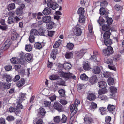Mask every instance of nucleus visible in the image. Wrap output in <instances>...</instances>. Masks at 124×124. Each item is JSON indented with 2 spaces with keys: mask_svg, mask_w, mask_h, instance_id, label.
<instances>
[{
  "mask_svg": "<svg viewBox=\"0 0 124 124\" xmlns=\"http://www.w3.org/2000/svg\"><path fill=\"white\" fill-rule=\"evenodd\" d=\"M32 49V47L30 45H26L25 46V49L27 51H30Z\"/></svg>",
  "mask_w": 124,
  "mask_h": 124,
  "instance_id": "obj_56",
  "label": "nucleus"
},
{
  "mask_svg": "<svg viewBox=\"0 0 124 124\" xmlns=\"http://www.w3.org/2000/svg\"><path fill=\"white\" fill-rule=\"evenodd\" d=\"M67 120V117L64 114H62V117L61 119V120L62 123H65L66 122Z\"/></svg>",
  "mask_w": 124,
  "mask_h": 124,
  "instance_id": "obj_64",
  "label": "nucleus"
},
{
  "mask_svg": "<svg viewBox=\"0 0 124 124\" xmlns=\"http://www.w3.org/2000/svg\"><path fill=\"white\" fill-rule=\"evenodd\" d=\"M108 82L109 85H112L114 83L113 78H109L108 79Z\"/></svg>",
  "mask_w": 124,
  "mask_h": 124,
  "instance_id": "obj_55",
  "label": "nucleus"
},
{
  "mask_svg": "<svg viewBox=\"0 0 124 124\" xmlns=\"http://www.w3.org/2000/svg\"><path fill=\"white\" fill-rule=\"evenodd\" d=\"M25 7V5L24 4H21L20 5L16 10V13L18 15V17L20 19L23 18V9Z\"/></svg>",
  "mask_w": 124,
  "mask_h": 124,
  "instance_id": "obj_2",
  "label": "nucleus"
},
{
  "mask_svg": "<svg viewBox=\"0 0 124 124\" xmlns=\"http://www.w3.org/2000/svg\"><path fill=\"white\" fill-rule=\"evenodd\" d=\"M25 54L23 53H20L19 55L21 58L19 59L20 62L21 63H23L24 61V59L23 58L25 56Z\"/></svg>",
  "mask_w": 124,
  "mask_h": 124,
  "instance_id": "obj_40",
  "label": "nucleus"
},
{
  "mask_svg": "<svg viewBox=\"0 0 124 124\" xmlns=\"http://www.w3.org/2000/svg\"><path fill=\"white\" fill-rule=\"evenodd\" d=\"M60 73L61 76L64 78L65 79H66V80L71 78L72 75V73L69 72L65 73L62 71Z\"/></svg>",
  "mask_w": 124,
  "mask_h": 124,
  "instance_id": "obj_10",
  "label": "nucleus"
},
{
  "mask_svg": "<svg viewBox=\"0 0 124 124\" xmlns=\"http://www.w3.org/2000/svg\"><path fill=\"white\" fill-rule=\"evenodd\" d=\"M103 74L104 76L107 78L109 77L110 76V73L108 72H104Z\"/></svg>",
  "mask_w": 124,
  "mask_h": 124,
  "instance_id": "obj_59",
  "label": "nucleus"
},
{
  "mask_svg": "<svg viewBox=\"0 0 124 124\" xmlns=\"http://www.w3.org/2000/svg\"><path fill=\"white\" fill-rule=\"evenodd\" d=\"M110 26L108 24L104 25L102 26V29L104 31H109L110 29Z\"/></svg>",
  "mask_w": 124,
  "mask_h": 124,
  "instance_id": "obj_20",
  "label": "nucleus"
},
{
  "mask_svg": "<svg viewBox=\"0 0 124 124\" xmlns=\"http://www.w3.org/2000/svg\"><path fill=\"white\" fill-rule=\"evenodd\" d=\"M53 107L55 109L60 112L62 111L63 110V106L57 102H55Z\"/></svg>",
  "mask_w": 124,
  "mask_h": 124,
  "instance_id": "obj_7",
  "label": "nucleus"
},
{
  "mask_svg": "<svg viewBox=\"0 0 124 124\" xmlns=\"http://www.w3.org/2000/svg\"><path fill=\"white\" fill-rule=\"evenodd\" d=\"M34 46L36 49H40L42 48L41 44L39 42L35 43L34 44Z\"/></svg>",
  "mask_w": 124,
  "mask_h": 124,
  "instance_id": "obj_45",
  "label": "nucleus"
},
{
  "mask_svg": "<svg viewBox=\"0 0 124 124\" xmlns=\"http://www.w3.org/2000/svg\"><path fill=\"white\" fill-rule=\"evenodd\" d=\"M79 27V25L78 24L74 28V34L77 36H80L82 33L81 30Z\"/></svg>",
  "mask_w": 124,
  "mask_h": 124,
  "instance_id": "obj_5",
  "label": "nucleus"
},
{
  "mask_svg": "<svg viewBox=\"0 0 124 124\" xmlns=\"http://www.w3.org/2000/svg\"><path fill=\"white\" fill-rule=\"evenodd\" d=\"M77 88L78 91L81 92L85 88V87L84 85L80 84L77 85Z\"/></svg>",
  "mask_w": 124,
  "mask_h": 124,
  "instance_id": "obj_26",
  "label": "nucleus"
},
{
  "mask_svg": "<svg viewBox=\"0 0 124 124\" xmlns=\"http://www.w3.org/2000/svg\"><path fill=\"white\" fill-rule=\"evenodd\" d=\"M96 98V96L93 93H89L87 97V99L90 101L94 100Z\"/></svg>",
  "mask_w": 124,
  "mask_h": 124,
  "instance_id": "obj_24",
  "label": "nucleus"
},
{
  "mask_svg": "<svg viewBox=\"0 0 124 124\" xmlns=\"http://www.w3.org/2000/svg\"><path fill=\"white\" fill-rule=\"evenodd\" d=\"M58 53V50L56 49H54L52 52L51 56L54 60H55L56 58V55Z\"/></svg>",
  "mask_w": 124,
  "mask_h": 124,
  "instance_id": "obj_16",
  "label": "nucleus"
},
{
  "mask_svg": "<svg viewBox=\"0 0 124 124\" xmlns=\"http://www.w3.org/2000/svg\"><path fill=\"white\" fill-rule=\"evenodd\" d=\"M106 109V108L104 107H101L99 108L101 114L102 115H104L105 114Z\"/></svg>",
  "mask_w": 124,
  "mask_h": 124,
  "instance_id": "obj_49",
  "label": "nucleus"
},
{
  "mask_svg": "<svg viewBox=\"0 0 124 124\" xmlns=\"http://www.w3.org/2000/svg\"><path fill=\"white\" fill-rule=\"evenodd\" d=\"M51 12V9L49 8H46L43 11V14L45 15H47L50 14Z\"/></svg>",
  "mask_w": 124,
  "mask_h": 124,
  "instance_id": "obj_19",
  "label": "nucleus"
},
{
  "mask_svg": "<svg viewBox=\"0 0 124 124\" xmlns=\"http://www.w3.org/2000/svg\"><path fill=\"white\" fill-rule=\"evenodd\" d=\"M85 20V17L83 15H80L78 20L79 22L80 23H84Z\"/></svg>",
  "mask_w": 124,
  "mask_h": 124,
  "instance_id": "obj_37",
  "label": "nucleus"
},
{
  "mask_svg": "<svg viewBox=\"0 0 124 124\" xmlns=\"http://www.w3.org/2000/svg\"><path fill=\"white\" fill-rule=\"evenodd\" d=\"M114 8L116 10L118 11L122 9V7L119 5H116L114 7Z\"/></svg>",
  "mask_w": 124,
  "mask_h": 124,
  "instance_id": "obj_57",
  "label": "nucleus"
},
{
  "mask_svg": "<svg viewBox=\"0 0 124 124\" xmlns=\"http://www.w3.org/2000/svg\"><path fill=\"white\" fill-rule=\"evenodd\" d=\"M98 84L99 87L101 88H104L107 86L106 83L103 81H101L98 82Z\"/></svg>",
  "mask_w": 124,
  "mask_h": 124,
  "instance_id": "obj_27",
  "label": "nucleus"
},
{
  "mask_svg": "<svg viewBox=\"0 0 124 124\" xmlns=\"http://www.w3.org/2000/svg\"><path fill=\"white\" fill-rule=\"evenodd\" d=\"M97 78L96 76L94 75L92 76L90 78L89 81L91 84H94L97 82Z\"/></svg>",
  "mask_w": 124,
  "mask_h": 124,
  "instance_id": "obj_15",
  "label": "nucleus"
},
{
  "mask_svg": "<svg viewBox=\"0 0 124 124\" xmlns=\"http://www.w3.org/2000/svg\"><path fill=\"white\" fill-rule=\"evenodd\" d=\"M64 68L67 70H69L71 69L72 66L71 64L68 63H64L63 65Z\"/></svg>",
  "mask_w": 124,
  "mask_h": 124,
  "instance_id": "obj_30",
  "label": "nucleus"
},
{
  "mask_svg": "<svg viewBox=\"0 0 124 124\" xmlns=\"http://www.w3.org/2000/svg\"><path fill=\"white\" fill-rule=\"evenodd\" d=\"M106 22L109 25L112 23V20L111 18H109L108 17H106Z\"/></svg>",
  "mask_w": 124,
  "mask_h": 124,
  "instance_id": "obj_58",
  "label": "nucleus"
},
{
  "mask_svg": "<svg viewBox=\"0 0 124 124\" xmlns=\"http://www.w3.org/2000/svg\"><path fill=\"white\" fill-rule=\"evenodd\" d=\"M58 93L59 94L60 96L62 98L63 97L64 99L65 98V92L63 89H60L58 91Z\"/></svg>",
  "mask_w": 124,
  "mask_h": 124,
  "instance_id": "obj_25",
  "label": "nucleus"
},
{
  "mask_svg": "<svg viewBox=\"0 0 124 124\" xmlns=\"http://www.w3.org/2000/svg\"><path fill=\"white\" fill-rule=\"evenodd\" d=\"M92 71L94 73L98 74L100 73L101 70L99 67L95 66L93 68Z\"/></svg>",
  "mask_w": 124,
  "mask_h": 124,
  "instance_id": "obj_17",
  "label": "nucleus"
},
{
  "mask_svg": "<svg viewBox=\"0 0 124 124\" xmlns=\"http://www.w3.org/2000/svg\"><path fill=\"white\" fill-rule=\"evenodd\" d=\"M56 84L60 86H65V81L62 79L59 78L57 79Z\"/></svg>",
  "mask_w": 124,
  "mask_h": 124,
  "instance_id": "obj_14",
  "label": "nucleus"
},
{
  "mask_svg": "<svg viewBox=\"0 0 124 124\" xmlns=\"http://www.w3.org/2000/svg\"><path fill=\"white\" fill-rule=\"evenodd\" d=\"M74 46V45L72 43H68L67 45V47L69 50L72 49Z\"/></svg>",
  "mask_w": 124,
  "mask_h": 124,
  "instance_id": "obj_47",
  "label": "nucleus"
},
{
  "mask_svg": "<svg viewBox=\"0 0 124 124\" xmlns=\"http://www.w3.org/2000/svg\"><path fill=\"white\" fill-rule=\"evenodd\" d=\"M61 40L60 39H59L58 41H56L53 46V48H58L61 44Z\"/></svg>",
  "mask_w": 124,
  "mask_h": 124,
  "instance_id": "obj_43",
  "label": "nucleus"
},
{
  "mask_svg": "<svg viewBox=\"0 0 124 124\" xmlns=\"http://www.w3.org/2000/svg\"><path fill=\"white\" fill-rule=\"evenodd\" d=\"M11 44V42L10 41V40H7L2 46L1 48V50L4 51L6 50L8 48Z\"/></svg>",
  "mask_w": 124,
  "mask_h": 124,
  "instance_id": "obj_8",
  "label": "nucleus"
},
{
  "mask_svg": "<svg viewBox=\"0 0 124 124\" xmlns=\"http://www.w3.org/2000/svg\"><path fill=\"white\" fill-rule=\"evenodd\" d=\"M55 24L53 22H51L47 24L46 28L49 29H51L54 27Z\"/></svg>",
  "mask_w": 124,
  "mask_h": 124,
  "instance_id": "obj_39",
  "label": "nucleus"
},
{
  "mask_svg": "<svg viewBox=\"0 0 124 124\" xmlns=\"http://www.w3.org/2000/svg\"><path fill=\"white\" fill-rule=\"evenodd\" d=\"M20 20V19L17 16L15 17L11 16L8 18V22L9 24L14 23H17Z\"/></svg>",
  "mask_w": 124,
  "mask_h": 124,
  "instance_id": "obj_4",
  "label": "nucleus"
},
{
  "mask_svg": "<svg viewBox=\"0 0 124 124\" xmlns=\"http://www.w3.org/2000/svg\"><path fill=\"white\" fill-rule=\"evenodd\" d=\"M2 78L4 80H5L8 82H10L12 80V77L10 75L6 74L3 75Z\"/></svg>",
  "mask_w": 124,
  "mask_h": 124,
  "instance_id": "obj_11",
  "label": "nucleus"
},
{
  "mask_svg": "<svg viewBox=\"0 0 124 124\" xmlns=\"http://www.w3.org/2000/svg\"><path fill=\"white\" fill-rule=\"evenodd\" d=\"M25 83V80L23 78H21L16 84L17 86L20 87L23 86Z\"/></svg>",
  "mask_w": 124,
  "mask_h": 124,
  "instance_id": "obj_21",
  "label": "nucleus"
},
{
  "mask_svg": "<svg viewBox=\"0 0 124 124\" xmlns=\"http://www.w3.org/2000/svg\"><path fill=\"white\" fill-rule=\"evenodd\" d=\"M10 86V84L6 83H0V88L2 89H9Z\"/></svg>",
  "mask_w": 124,
  "mask_h": 124,
  "instance_id": "obj_9",
  "label": "nucleus"
},
{
  "mask_svg": "<svg viewBox=\"0 0 124 124\" xmlns=\"http://www.w3.org/2000/svg\"><path fill=\"white\" fill-rule=\"evenodd\" d=\"M46 3L48 7L53 10L55 9L59 6L54 0H47Z\"/></svg>",
  "mask_w": 124,
  "mask_h": 124,
  "instance_id": "obj_3",
  "label": "nucleus"
},
{
  "mask_svg": "<svg viewBox=\"0 0 124 124\" xmlns=\"http://www.w3.org/2000/svg\"><path fill=\"white\" fill-rule=\"evenodd\" d=\"M84 11L83 8L80 7L78 9V13L80 15H83L84 14Z\"/></svg>",
  "mask_w": 124,
  "mask_h": 124,
  "instance_id": "obj_53",
  "label": "nucleus"
},
{
  "mask_svg": "<svg viewBox=\"0 0 124 124\" xmlns=\"http://www.w3.org/2000/svg\"><path fill=\"white\" fill-rule=\"evenodd\" d=\"M58 77L56 75H52L50 76L49 78L51 80H55L58 78Z\"/></svg>",
  "mask_w": 124,
  "mask_h": 124,
  "instance_id": "obj_62",
  "label": "nucleus"
},
{
  "mask_svg": "<svg viewBox=\"0 0 124 124\" xmlns=\"http://www.w3.org/2000/svg\"><path fill=\"white\" fill-rule=\"evenodd\" d=\"M104 43L108 47L107 48L103 50V53L105 55L108 56L113 52V48L111 46H109L112 43L111 40L109 38L105 39Z\"/></svg>",
  "mask_w": 124,
  "mask_h": 124,
  "instance_id": "obj_1",
  "label": "nucleus"
},
{
  "mask_svg": "<svg viewBox=\"0 0 124 124\" xmlns=\"http://www.w3.org/2000/svg\"><path fill=\"white\" fill-rule=\"evenodd\" d=\"M20 96L17 102L18 103H21L25 100V98H26V94L21 93H20Z\"/></svg>",
  "mask_w": 124,
  "mask_h": 124,
  "instance_id": "obj_12",
  "label": "nucleus"
},
{
  "mask_svg": "<svg viewBox=\"0 0 124 124\" xmlns=\"http://www.w3.org/2000/svg\"><path fill=\"white\" fill-rule=\"evenodd\" d=\"M90 114H86L84 118V121L86 124H91L93 122V120L90 116Z\"/></svg>",
  "mask_w": 124,
  "mask_h": 124,
  "instance_id": "obj_6",
  "label": "nucleus"
},
{
  "mask_svg": "<svg viewBox=\"0 0 124 124\" xmlns=\"http://www.w3.org/2000/svg\"><path fill=\"white\" fill-rule=\"evenodd\" d=\"M73 54L71 52H67L65 54V58L67 59H70L73 56Z\"/></svg>",
  "mask_w": 124,
  "mask_h": 124,
  "instance_id": "obj_41",
  "label": "nucleus"
},
{
  "mask_svg": "<svg viewBox=\"0 0 124 124\" xmlns=\"http://www.w3.org/2000/svg\"><path fill=\"white\" fill-rule=\"evenodd\" d=\"M15 8L16 6L15 4L14 3H11L8 6L7 9L8 10H10L14 9Z\"/></svg>",
  "mask_w": 124,
  "mask_h": 124,
  "instance_id": "obj_36",
  "label": "nucleus"
},
{
  "mask_svg": "<svg viewBox=\"0 0 124 124\" xmlns=\"http://www.w3.org/2000/svg\"><path fill=\"white\" fill-rule=\"evenodd\" d=\"M85 54V52L82 50H81L80 51L77 52L76 53V55L79 58H81Z\"/></svg>",
  "mask_w": 124,
  "mask_h": 124,
  "instance_id": "obj_23",
  "label": "nucleus"
},
{
  "mask_svg": "<svg viewBox=\"0 0 124 124\" xmlns=\"http://www.w3.org/2000/svg\"><path fill=\"white\" fill-rule=\"evenodd\" d=\"M100 89L98 92V94L99 95H102L106 93L107 92V90L105 88H102Z\"/></svg>",
  "mask_w": 124,
  "mask_h": 124,
  "instance_id": "obj_35",
  "label": "nucleus"
},
{
  "mask_svg": "<svg viewBox=\"0 0 124 124\" xmlns=\"http://www.w3.org/2000/svg\"><path fill=\"white\" fill-rule=\"evenodd\" d=\"M25 59L27 62H30L32 59L31 54L29 53L26 54L25 55Z\"/></svg>",
  "mask_w": 124,
  "mask_h": 124,
  "instance_id": "obj_22",
  "label": "nucleus"
},
{
  "mask_svg": "<svg viewBox=\"0 0 124 124\" xmlns=\"http://www.w3.org/2000/svg\"><path fill=\"white\" fill-rule=\"evenodd\" d=\"M38 34V31L35 29H32L31 31V35L34 36L37 35Z\"/></svg>",
  "mask_w": 124,
  "mask_h": 124,
  "instance_id": "obj_38",
  "label": "nucleus"
},
{
  "mask_svg": "<svg viewBox=\"0 0 124 124\" xmlns=\"http://www.w3.org/2000/svg\"><path fill=\"white\" fill-rule=\"evenodd\" d=\"M110 91L113 94L116 93L117 92V89L115 87L113 86H111L110 87Z\"/></svg>",
  "mask_w": 124,
  "mask_h": 124,
  "instance_id": "obj_50",
  "label": "nucleus"
},
{
  "mask_svg": "<svg viewBox=\"0 0 124 124\" xmlns=\"http://www.w3.org/2000/svg\"><path fill=\"white\" fill-rule=\"evenodd\" d=\"M111 35V33L109 31H107L104 33L103 35V38L105 39H109Z\"/></svg>",
  "mask_w": 124,
  "mask_h": 124,
  "instance_id": "obj_33",
  "label": "nucleus"
},
{
  "mask_svg": "<svg viewBox=\"0 0 124 124\" xmlns=\"http://www.w3.org/2000/svg\"><path fill=\"white\" fill-rule=\"evenodd\" d=\"M10 61L12 63H21L20 62L19 59L16 58H12L10 59Z\"/></svg>",
  "mask_w": 124,
  "mask_h": 124,
  "instance_id": "obj_29",
  "label": "nucleus"
},
{
  "mask_svg": "<svg viewBox=\"0 0 124 124\" xmlns=\"http://www.w3.org/2000/svg\"><path fill=\"white\" fill-rule=\"evenodd\" d=\"M80 78L81 80H87L88 78V77L85 73L81 75Z\"/></svg>",
  "mask_w": 124,
  "mask_h": 124,
  "instance_id": "obj_44",
  "label": "nucleus"
},
{
  "mask_svg": "<svg viewBox=\"0 0 124 124\" xmlns=\"http://www.w3.org/2000/svg\"><path fill=\"white\" fill-rule=\"evenodd\" d=\"M97 107V104L94 102H92L91 103L90 108H91L93 109H95Z\"/></svg>",
  "mask_w": 124,
  "mask_h": 124,
  "instance_id": "obj_52",
  "label": "nucleus"
},
{
  "mask_svg": "<svg viewBox=\"0 0 124 124\" xmlns=\"http://www.w3.org/2000/svg\"><path fill=\"white\" fill-rule=\"evenodd\" d=\"M46 31L41 28H40L38 32V34L40 35H42L45 36H47L46 34Z\"/></svg>",
  "mask_w": 124,
  "mask_h": 124,
  "instance_id": "obj_32",
  "label": "nucleus"
},
{
  "mask_svg": "<svg viewBox=\"0 0 124 124\" xmlns=\"http://www.w3.org/2000/svg\"><path fill=\"white\" fill-rule=\"evenodd\" d=\"M115 108L114 106L111 104L108 105L107 107V109L109 111H113Z\"/></svg>",
  "mask_w": 124,
  "mask_h": 124,
  "instance_id": "obj_42",
  "label": "nucleus"
},
{
  "mask_svg": "<svg viewBox=\"0 0 124 124\" xmlns=\"http://www.w3.org/2000/svg\"><path fill=\"white\" fill-rule=\"evenodd\" d=\"M38 115H40L42 116L45 115L46 112L44 109L42 108H40L38 109Z\"/></svg>",
  "mask_w": 124,
  "mask_h": 124,
  "instance_id": "obj_31",
  "label": "nucleus"
},
{
  "mask_svg": "<svg viewBox=\"0 0 124 124\" xmlns=\"http://www.w3.org/2000/svg\"><path fill=\"white\" fill-rule=\"evenodd\" d=\"M17 109V108L16 107H11L9 108V111L10 112H14Z\"/></svg>",
  "mask_w": 124,
  "mask_h": 124,
  "instance_id": "obj_60",
  "label": "nucleus"
},
{
  "mask_svg": "<svg viewBox=\"0 0 124 124\" xmlns=\"http://www.w3.org/2000/svg\"><path fill=\"white\" fill-rule=\"evenodd\" d=\"M98 98L101 100H105L107 99V97L104 95H98Z\"/></svg>",
  "mask_w": 124,
  "mask_h": 124,
  "instance_id": "obj_48",
  "label": "nucleus"
},
{
  "mask_svg": "<svg viewBox=\"0 0 124 124\" xmlns=\"http://www.w3.org/2000/svg\"><path fill=\"white\" fill-rule=\"evenodd\" d=\"M44 104L45 107H49L51 104V102L48 101H45L44 102Z\"/></svg>",
  "mask_w": 124,
  "mask_h": 124,
  "instance_id": "obj_63",
  "label": "nucleus"
},
{
  "mask_svg": "<svg viewBox=\"0 0 124 124\" xmlns=\"http://www.w3.org/2000/svg\"><path fill=\"white\" fill-rule=\"evenodd\" d=\"M11 36L12 39L13 40H15L17 39L18 36V35L16 32L13 31L12 32Z\"/></svg>",
  "mask_w": 124,
  "mask_h": 124,
  "instance_id": "obj_28",
  "label": "nucleus"
},
{
  "mask_svg": "<svg viewBox=\"0 0 124 124\" xmlns=\"http://www.w3.org/2000/svg\"><path fill=\"white\" fill-rule=\"evenodd\" d=\"M83 68L84 70H89L91 69L89 64L87 62L85 63L84 64Z\"/></svg>",
  "mask_w": 124,
  "mask_h": 124,
  "instance_id": "obj_34",
  "label": "nucleus"
},
{
  "mask_svg": "<svg viewBox=\"0 0 124 124\" xmlns=\"http://www.w3.org/2000/svg\"><path fill=\"white\" fill-rule=\"evenodd\" d=\"M105 21L101 17H99V20H97L98 23L100 25L104 24Z\"/></svg>",
  "mask_w": 124,
  "mask_h": 124,
  "instance_id": "obj_46",
  "label": "nucleus"
},
{
  "mask_svg": "<svg viewBox=\"0 0 124 124\" xmlns=\"http://www.w3.org/2000/svg\"><path fill=\"white\" fill-rule=\"evenodd\" d=\"M54 120L56 123H59L60 121V118L59 116H57L54 117Z\"/></svg>",
  "mask_w": 124,
  "mask_h": 124,
  "instance_id": "obj_61",
  "label": "nucleus"
},
{
  "mask_svg": "<svg viewBox=\"0 0 124 124\" xmlns=\"http://www.w3.org/2000/svg\"><path fill=\"white\" fill-rule=\"evenodd\" d=\"M46 34H47V36L48 35L49 36L52 37L54 34V31H46Z\"/></svg>",
  "mask_w": 124,
  "mask_h": 124,
  "instance_id": "obj_54",
  "label": "nucleus"
},
{
  "mask_svg": "<svg viewBox=\"0 0 124 124\" xmlns=\"http://www.w3.org/2000/svg\"><path fill=\"white\" fill-rule=\"evenodd\" d=\"M106 12L105 9L103 7H101L100 9V13L101 15H104Z\"/></svg>",
  "mask_w": 124,
  "mask_h": 124,
  "instance_id": "obj_51",
  "label": "nucleus"
},
{
  "mask_svg": "<svg viewBox=\"0 0 124 124\" xmlns=\"http://www.w3.org/2000/svg\"><path fill=\"white\" fill-rule=\"evenodd\" d=\"M70 111L73 113L75 114L78 111L77 107H76L75 105L72 104L70 106Z\"/></svg>",
  "mask_w": 124,
  "mask_h": 124,
  "instance_id": "obj_13",
  "label": "nucleus"
},
{
  "mask_svg": "<svg viewBox=\"0 0 124 124\" xmlns=\"http://www.w3.org/2000/svg\"><path fill=\"white\" fill-rule=\"evenodd\" d=\"M42 21L44 23H49L51 20V18L49 16H46L43 17L42 19Z\"/></svg>",
  "mask_w": 124,
  "mask_h": 124,
  "instance_id": "obj_18",
  "label": "nucleus"
}]
</instances>
